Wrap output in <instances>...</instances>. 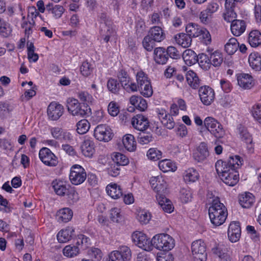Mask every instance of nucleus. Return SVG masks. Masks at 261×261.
<instances>
[{
    "label": "nucleus",
    "instance_id": "obj_1",
    "mask_svg": "<svg viewBox=\"0 0 261 261\" xmlns=\"http://www.w3.org/2000/svg\"><path fill=\"white\" fill-rule=\"evenodd\" d=\"M208 214L211 223L216 226L223 224L227 217V210L218 198L214 199L208 208Z\"/></svg>",
    "mask_w": 261,
    "mask_h": 261
},
{
    "label": "nucleus",
    "instance_id": "obj_2",
    "mask_svg": "<svg viewBox=\"0 0 261 261\" xmlns=\"http://www.w3.org/2000/svg\"><path fill=\"white\" fill-rule=\"evenodd\" d=\"M67 110L73 116L82 117L88 116L91 114V110L89 106L83 105L79 101L74 98L67 99Z\"/></svg>",
    "mask_w": 261,
    "mask_h": 261
},
{
    "label": "nucleus",
    "instance_id": "obj_3",
    "mask_svg": "<svg viewBox=\"0 0 261 261\" xmlns=\"http://www.w3.org/2000/svg\"><path fill=\"white\" fill-rule=\"evenodd\" d=\"M153 247L158 250L169 251L175 246V240L167 233H160L155 235L152 238Z\"/></svg>",
    "mask_w": 261,
    "mask_h": 261
},
{
    "label": "nucleus",
    "instance_id": "obj_4",
    "mask_svg": "<svg viewBox=\"0 0 261 261\" xmlns=\"http://www.w3.org/2000/svg\"><path fill=\"white\" fill-rule=\"evenodd\" d=\"M242 165L241 158L238 155L230 156L227 161L218 160L215 164V168L217 174L221 178L224 173H227L234 168H239Z\"/></svg>",
    "mask_w": 261,
    "mask_h": 261
},
{
    "label": "nucleus",
    "instance_id": "obj_5",
    "mask_svg": "<svg viewBox=\"0 0 261 261\" xmlns=\"http://www.w3.org/2000/svg\"><path fill=\"white\" fill-rule=\"evenodd\" d=\"M136 90H139L143 96L150 97L153 94V90L151 83L148 76L143 71H139L136 74Z\"/></svg>",
    "mask_w": 261,
    "mask_h": 261
},
{
    "label": "nucleus",
    "instance_id": "obj_6",
    "mask_svg": "<svg viewBox=\"0 0 261 261\" xmlns=\"http://www.w3.org/2000/svg\"><path fill=\"white\" fill-rule=\"evenodd\" d=\"M204 125L216 138H222L225 135L222 125L213 117H206L204 120Z\"/></svg>",
    "mask_w": 261,
    "mask_h": 261
},
{
    "label": "nucleus",
    "instance_id": "obj_7",
    "mask_svg": "<svg viewBox=\"0 0 261 261\" xmlns=\"http://www.w3.org/2000/svg\"><path fill=\"white\" fill-rule=\"evenodd\" d=\"M132 239L133 243L139 248L147 251L152 250V240H150L142 232L138 231L134 232L132 235Z\"/></svg>",
    "mask_w": 261,
    "mask_h": 261
},
{
    "label": "nucleus",
    "instance_id": "obj_8",
    "mask_svg": "<svg viewBox=\"0 0 261 261\" xmlns=\"http://www.w3.org/2000/svg\"><path fill=\"white\" fill-rule=\"evenodd\" d=\"M191 250L194 261H206L207 253L205 245L201 240H198L192 243Z\"/></svg>",
    "mask_w": 261,
    "mask_h": 261
},
{
    "label": "nucleus",
    "instance_id": "obj_9",
    "mask_svg": "<svg viewBox=\"0 0 261 261\" xmlns=\"http://www.w3.org/2000/svg\"><path fill=\"white\" fill-rule=\"evenodd\" d=\"M117 77L121 86L127 92H134L136 90V84L131 82V78L127 72L124 69H119Z\"/></svg>",
    "mask_w": 261,
    "mask_h": 261
},
{
    "label": "nucleus",
    "instance_id": "obj_10",
    "mask_svg": "<svg viewBox=\"0 0 261 261\" xmlns=\"http://www.w3.org/2000/svg\"><path fill=\"white\" fill-rule=\"evenodd\" d=\"M87 174L85 169L79 165H73L70 169L69 179L74 185L82 184L86 179Z\"/></svg>",
    "mask_w": 261,
    "mask_h": 261
},
{
    "label": "nucleus",
    "instance_id": "obj_11",
    "mask_svg": "<svg viewBox=\"0 0 261 261\" xmlns=\"http://www.w3.org/2000/svg\"><path fill=\"white\" fill-rule=\"evenodd\" d=\"M40 160L46 166L55 167L58 164V158L48 148H42L39 152Z\"/></svg>",
    "mask_w": 261,
    "mask_h": 261
},
{
    "label": "nucleus",
    "instance_id": "obj_12",
    "mask_svg": "<svg viewBox=\"0 0 261 261\" xmlns=\"http://www.w3.org/2000/svg\"><path fill=\"white\" fill-rule=\"evenodd\" d=\"M94 136L98 141L108 142L112 139L113 133L111 128L108 125L100 124L95 127Z\"/></svg>",
    "mask_w": 261,
    "mask_h": 261
},
{
    "label": "nucleus",
    "instance_id": "obj_13",
    "mask_svg": "<svg viewBox=\"0 0 261 261\" xmlns=\"http://www.w3.org/2000/svg\"><path fill=\"white\" fill-rule=\"evenodd\" d=\"M199 95L201 102L206 106L210 105L215 98L214 90L207 86L199 88Z\"/></svg>",
    "mask_w": 261,
    "mask_h": 261
},
{
    "label": "nucleus",
    "instance_id": "obj_14",
    "mask_svg": "<svg viewBox=\"0 0 261 261\" xmlns=\"http://www.w3.org/2000/svg\"><path fill=\"white\" fill-rule=\"evenodd\" d=\"M63 112V107L56 102L50 103L47 108V115L51 120H58L62 115Z\"/></svg>",
    "mask_w": 261,
    "mask_h": 261
},
{
    "label": "nucleus",
    "instance_id": "obj_15",
    "mask_svg": "<svg viewBox=\"0 0 261 261\" xmlns=\"http://www.w3.org/2000/svg\"><path fill=\"white\" fill-rule=\"evenodd\" d=\"M241 233V227L239 222L234 221L230 223L228 231V237L232 243L237 242L240 238Z\"/></svg>",
    "mask_w": 261,
    "mask_h": 261
},
{
    "label": "nucleus",
    "instance_id": "obj_16",
    "mask_svg": "<svg viewBox=\"0 0 261 261\" xmlns=\"http://www.w3.org/2000/svg\"><path fill=\"white\" fill-rule=\"evenodd\" d=\"M209 155L207 145L201 142L193 153L194 160L197 162H203Z\"/></svg>",
    "mask_w": 261,
    "mask_h": 261
},
{
    "label": "nucleus",
    "instance_id": "obj_17",
    "mask_svg": "<svg viewBox=\"0 0 261 261\" xmlns=\"http://www.w3.org/2000/svg\"><path fill=\"white\" fill-rule=\"evenodd\" d=\"M238 168H232L231 171H228L227 173L223 174L221 177V180L228 186H233L236 185L239 179V173L237 170Z\"/></svg>",
    "mask_w": 261,
    "mask_h": 261
},
{
    "label": "nucleus",
    "instance_id": "obj_18",
    "mask_svg": "<svg viewBox=\"0 0 261 261\" xmlns=\"http://www.w3.org/2000/svg\"><path fill=\"white\" fill-rule=\"evenodd\" d=\"M132 124L138 130H145L149 126L148 119L142 114H138L133 118Z\"/></svg>",
    "mask_w": 261,
    "mask_h": 261
},
{
    "label": "nucleus",
    "instance_id": "obj_19",
    "mask_svg": "<svg viewBox=\"0 0 261 261\" xmlns=\"http://www.w3.org/2000/svg\"><path fill=\"white\" fill-rule=\"evenodd\" d=\"M51 186L56 194L61 196L66 194L68 187H70L65 181L57 179L53 180Z\"/></svg>",
    "mask_w": 261,
    "mask_h": 261
},
{
    "label": "nucleus",
    "instance_id": "obj_20",
    "mask_svg": "<svg viewBox=\"0 0 261 261\" xmlns=\"http://www.w3.org/2000/svg\"><path fill=\"white\" fill-rule=\"evenodd\" d=\"M239 202L242 207L249 208L255 202V197L252 194L246 192L239 196Z\"/></svg>",
    "mask_w": 261,
    "mask_h": 261
},
{
    "label": "nucleus",
    "instance_id": "obj_21",
    "mask_svg": "<svg viewBox=\"0 0 261 261\" xmlns=\"http://www.w3.org/2000/svg\"><path fill=\"white\" fill-rule=\"evenodd\" d=\"M154 55V61L158 64H165L169 59L165 48L162 47L155 48Z\"/></svg>",
    "mask_w": 261,
    "mask_h": 261
},
{
    "label": "nucleus",
    "instance_id": "obj_22",
    "mask_svg": "<svg viewBox=\"0 0 261 261\" xmlns=\"http://www.w3.org/2000/svg\"><path fill=\"white\" fill-rule=\"evenodd\" d=\"M213 253L217 255L221 260L224 261H231L229 251L226 246L218 245L213 249Z\"/></svg>",
    "mask_w": 261,
    "mask_h": 261
},
{
    "label": "nucleus",
    "instance_id": "obj_23",
    "mask_svg": "<svg viewBox=\"0 0 261 261\" xmlns=\"http://www.w3.org/2000/svg\"><path fill=\"white\" fill-rule=\"evenodd\" d=\"M148 36L156 42H160L166 38L164 31L161 27L158 26L151 28L148 32Z\"/></svg>",
    "mask_w": 261,
    "mask_h": 261
},
{
    "label": "nucleus",
    "instance_id": "obj_24",
    "mask_svg": "<svg viewBox=\"0 0 261 261\" xmlns=\"http://www.w3.org/2000/svg\"><path fill=\"white\" fill-rule=\"evenodd\" d=\"M73 216L71 209L65 207L60 210L57 213L56 218L60 223H66L70 221Z\"/></svg>",
    "mask_w": 261,
    "mask_h": 261
},
{
    "label": "nucleus",
    "instance_id": "obj_25",
    "mask_svg": "<svg viewBox=\"0 0 261 261\" xmlns=\"http://www.w3.org/2000/svg\"><path fill=\"white\" fill-rule=\"evenodd\" d=\"M246 23L244 20H236L231 24V31L236 36H239L244 32L246 30Z\"/></svg>",
    "mask_w": 261,
    "mask_h": 261
},
{
    "label": "nucleus",
    "instance_id": "obj_26",
    "mask_svg": "<svg viewBox=\"0 0 261 261\" xmlns=\"http://www.w3.org/2000/svg\"><path fill=\"white\" fill-rule=\"evenodd\" d=\"M248 62L250 67L256 71L261 70V56L257 53L254 52L250 54Z\"/></svg>",
    "mask_w": 261,
    "mask_h": 261
},
{
    "label": "nucleus",
    "instance_id": "obj_27",
    "mask_svg": "<svg viewBox=\"0 0 261 261\" xmlns=\"http://www.w3.org/2000/svg\"><path fill=\"white\" fill-rule=\"evenodd\" d=\"M174 38L179 45L184 48L189 47L192 43V38L187 33H178L175 35Z\"/></svg>",
    "mask_w": 261,
    "mask_h": 261
},
{
    "label": "nucleus",
    "instance_id": "obj_28",
    "mask_svg": "<svg viewBox=\"0 0 261 261\" xmlns=\"http://www.w3.org/2000/svg\"><path fill=\"white\" fill-rule=\"evenodd\" d=\"M238 85L244 89H250L252 86V77L246 73H241L237 76Z\"/></svg>",
    "mask_w": 261,
    "mask_h": 261
},
{
    "label": "nucleus",
    "instance_id": "obj_29",
    "mask_svg": "<svg viewBox=\"0 0 261 261\" xmlns=\"http://www.w3.org/2000/svg\"><path fill=\"white\" fill-rule=\"evenodd\" d=\"M156 198L159 204L165 212L171 213L173 212L174 207L171 201L167 199L164 195L156 196Z\"/></svg>",
    "mask_w": 261,
    "mask_h": 261
},
{
    "label": "nucleus",
    "instance_id": "obj_30",
    "mask_svg": "<svg viewBox=\"0 0 261 261\" xmlns=\"http://www.w3.org/2000/svg\"><path fill=\"white\" fill-rule=\"evenodd\" d=\"M106 191L108 194L113 199H118L123 195L120 186L116 184L108 185Z\"/></svg>",
    "mask_w": 261,
    "mask_h": 261
},
{
    "label": "nucleus",
    "instance_id": "obj_31",
    "mask_svg": "<svg viewBox=\"0 0 261 261\" xmlns=\"http://www.w3.org/2000/svg\"><path fill=\"white\" fill-rule=\"evenodd\" d=\"M73 232L74 229L72 227H68L58 232L57 239L60 243H66L71 239Z\"/></svg>",
    "mask_w": 261,
    "mask_h": 261
},
{
    "label": "nucleus",
    "instance_id": "obj_32",
    "mask_svg": "<svg viewBox=\"0 0 261 261\" xmlns=\"http://www.w3.org/2000/svg\"><path fill=\"white\" fill-rule=\"evenodd\" d=\"M83 154L87 157H91L95 151L94 142L89 139L85 140L81 145Z\"/></svg>",
    "mask_w": 261,
    "mask_h": 261
},
{
    "label": "nucleus",
    "instance_id": "obj_33",
    "mask_svg": "<svg viewBox=\"0 0 261 261\" xmlns=\"http://www.w3.org/2000/svg\"><path fill=\"white\" fill-rule=\"evenodd\" d=\"M116 252L120 256V257H118V259H119L118 261H128L131 258V251L130 249L126 246H121L119 250L113 251L111 253H115Z\"/></svg>",
    "mask_w": 261,
    "mask_h": 261
},
{
    "label": "nucleus",
    "instance_id": "obj_34",
    "mask_svg": "<svg viewBox=\"0 0 261 261\" xmlns=\"http://www.w3.org/2000/svg\"><path fill=\"white\" fill-rule=\"evenodd\" d=\"M198 56L191 49H186L182 54V58L185 63L189 66L194 65L197 63Z\"/></svg>",
    "mask_w": 261,
    "mask_h": 261
},
{
    "label": "nucleus",
    "instance_id": "obj_35",
    "mask_svg": "<svg viewBox=\"0 0 261 261\" xmlns=\"http://www.w3.org/2000/svg\"><path fill=\"white\" fill-rule=\"evenodd\" d=\"M46 10L49 13H52L56 19L60 18L65 10L63 6L59 5H54L52 3L46 5Z\"/></svg>",
    "mask_w": 261,
    "mask_h": 261
},
{
    "label": "nucleus",
    "instance_id": "obj_36",
    "mask_svg": "<svg viewBox=\"0 0 261 261\" xmlns=\"http://www.w3.org/2000/svg\"><path fill=\"white\" fill-rule=\"evenodd\" d=\"M122 143L125 148L128 151H134L136 149V143L134 136L127 134L124 136Z\"/></svg>",
    "mask_w": 261,
    "mask_h": 261
},
{
    "label": "nucleus",
    "instance_id": "obj_37",
    "mask_svg": "<svg viewBox=\"0 0 261 261\" xmlns=\"http://www.w3.org/2000/svg\"><path fill=\"white\" fill-rule=\"evenodd\" d=\"M248 40L252 47L259 46L261 44V33L258 30H252L249 34Z\"/></svg>",
    "mask_w": 261,
    "mask_h": 261
},
{
    "label": "nucleus",
    "instance_id": "obj_38",
    "mask_svg": "<svg viewBox=\"0 0 261 261\" xmlns=\"http://www.w3.org/2000/svg\"><path fill=\"white\" fill-rule=\"evenodd\" d=\"M187 81L193 89H197L200 85V81L196 73L192 70L187 71L186 74Z\"/></svg>",
    "mask_w": 261,
    "mask_h": 261
},
{
    "label": "nucleus",
    "instance_id": "obj_39",
    "mask_svg": "<svg viewBox=\"0 0 261 261\" xmlns=\"http://www.w3.org/2000/svg\"><path fill=\"white\" fill-rule=\"evenodd\" d=\"M199 177V173L193 168H189L186 170L184 175V179L186 182H195Z\"/></svg>",
    "mask_w": 261,
    "mask_h": 261
},
{
    "label": "nucleus",
    "instance_id": "obj_40",
    "mask_svg": "<svg viewBox=\"0 0 261 261\" xmlns=\"http://www.w3.org/2000/svg\"><path fill=\"white\" fill-rule=\"evenodd\" d=\"M202 28H201L198 24L194 23L188 24L186 27L187 33L192 37H197L200 36V31Z\"/></svg>",
    "mask_w": 261,
    "mask_h": 261
},
{
    "label": "nucleus",
    "instance_id": "obj_41",
    "mask_svg": "<svg viewBox=\"0 0 261 261\" xmlns=\"http://www.w3.org/2000/svg\"><path fill=\"white\" fill-rule=\"evenodd\" d=\"M159 167L160 169L164 172L172 171H174L176 170L177 167L175 163L170 160H163L159 163Z\"/></svg>",
    "mask_w": 261,
    "mask_h": 261
},
{
    "label": "nucleus",
    "instance_id": "obj_42",
    "mask_svg": "<svg viewBox=\"0 0 261 261\" xmlns=\"http://www.w3.org/2000/svg\"><path fill=\"white\" fill-rule=\"evenodd\" d=\"M158 179V183L156 184L153 189L156 193V196H163L166 192V182L162 176L159 177Z\"/></svg>",
    "mask_w": 261,
    "mask_h": 261
},
{
    "label": "nucleus",
    "instance_id": "obj_43",
    "mask_svg": "<svg viewBox=\"0 0 261 261\" xmlns=\"http://www.w3.org/2000/svg\"><path fill=\"white\" fill-rule=\"evenodd\" d=\"M239 42L235 38L229 39L225 45V50L229 55L234 54L238 49Z\"/></svg>",
    "mask_w": 261,
    "mask_h": 261
},
{
    "label": "nucleus",
    "instance_id": "obj_44",
    "mask_svg": "<svg viewBox=\"0 0 261 261\" xmlns=\"http://www.w3.org/2000/svg\"><path fill=\"white\" fill-rule=\"evenodd\" d=\"M199 66L204 70H208L211 67L209 57L205 54H199L197 59Z\"/></svg>",
    "mask_w": 261,
    "mask_h": 261
},
{
    "label": "nucleus",
    "instance_id": "obj_45",
    "mask_svg": "<svg viewBox=\"0 0 261 261\" xmlns=\"http://www.w3.org/2000/svg\"><path fill=\"white\" fill-rule=\"evenodd\" d=\"M78 98L82 102L85 106H89L94 101L92 96L87 91H79L77 93Z\"/></svg>",
    "mask_w": 261,
    "mask_h": 261
},
{
    "label": "nucleus",
    "instance_id": "obj_46",
    "mask_svg": "<svg viewBox=\"0 0 261 261\" xmlns=\"http://www.w3.org/2000/svg\"><path fill=\"white\" fill-rule=\"evenodd\" d=\"M112 159L117 166H125L129 163L128 159L124 154L119 152L114 153Z\"/></svg>",
    "mask_w": 261,
    "mask_h": 261
},
{
    "label": "nucleus",
    "instance_id": "obj_47",
    "mask_svg": "<svg viewBox=\"0 0 261 261\" xmlns=\"http://www.w3.org/2000/svg\"><path fill=\"white\" fill-rule=\"evenodd\" d=\"M12 33V29L10 25L5 20L0 18V36L7 38Z\"/></svg>",
    "mask_w": 261,
    "mask_h": 261
},
{
    "label": "nucleus",
    "instance_id": "obj_48",
    "mask_svg": "<svg viewBox=\"0 0 261 261\" xmlns=\"http://www.w3.org/2000/svg\"><path fill=\"white\" fill-rule=\"evenodd\" d=\"M138 141L142 145L147 144L152 141L153 137L150 132H146L145 130L141 131L137 137Z\"/></svg>",
    "mask_w": 261,
    "mask_h": 261
},
{
    "label": "nucleus",
    "instance_id": "obj_49",
    "mask_svg": "<svg viewBox=\"0 0 261 261\" xmlns=\"http://www.w3.org/2000/svg\"><path fill=\"white\" fill-rule=\"evenodd\" d=\"M210 60L211 66L212 65L215 67H219L223 62L222 55L219 51H215L211 54Z\"/></svg>",
    "mask_w": 261,
    "mask_h": 261
},
{
    "label": "nucleus",
    "instance_id": "obj_50",
    "mask_svg": "<svg viewBox=\"0 0 261 261\" xmlns=\"http://www.w3.org/2000/svg\"><path fill=\"white\" fill-rule=\"evenodd\" d=\"M63 254L69 257H72L76 256L79 253V248L78 247L74 245H67L64 247L63 250Z\"/></svg>",
    "mask_w": 261,
    "mask_h": 261
},
{
    "label": "nucleus",
    "instance_id": "obj_51",
    "mask_svg": "<svg viewBox=\"0 0 261 261\" xmlns=\"http://www.w3.org/2000/svg\"><path fill=\"white\" fill-rule=\"evenodd\" d=\"M90 126V123L87 120L82 119L76 124L77 132L80 134H84L88 131Z\"/></svg>",
    "mask_w": 261,
    "mask_h": 261
},
{
    "label": "nucleus",
    "instance_id": "obj_52",
    "mask_svg": "<svg viewBox=\"0 0 261 261\" xmlns=\"http://www.w3.org/2000/svg\"><path fill=\"white\" fill-rule=\"evenodd\" d=\"M107 87L110 91L114 94H118L120 89L119 83L114 79H110L107 82Z\"/></svg>",
    "mask_w": 261,
    "mask_h": 261
},
{
    "label": "nucleus",
    "instance_id": "obj_53",
    "mask_svg": "<svg viewBox=\"0 0 261 261\" xmlns=\"http://www.w3.org/2000/svg\"><path fill=\"white\" fill-rule=\"evenodd\" d=\"M239 129L240 137L243 141L245 142L246 144H250V143H252V138L251 136L244 127L240 126Z\"/></svg>",
    "mask_w": 261,
    "mask_h": 261
},
{
    "label": "nucleus",
    "instance_id": "obj_54",
    "mask_svg": "<svg viewBox=\"0 0 261 261\" xmlns=\"http://www.w3.org/2000/svg\"><path fill=\"white\" fill-rule=\"evenodd\" d=\"M137 219L142 224H146L151 219V214L145 210L141 211L137 215Z\"/></svg>",
    "mask_w": 261,
    "mask_h": 261
},
{
    "label": "nucleus",
    "instance_id": "obj_55",
    "mask_svg": "<svg viewBox=\"0 0 261 261\" xmlns=\"http://www.w3.org/2000/svg\"><path fill=\"white\" fill-rule=\"evenodd\" d=\"M148 158L153 161H157L162 158V152L157 148L149 149L147 153Z\"/></svg>",
    "mask_w": 261,
    "mask_h": 261
},
{
    "label": "nucleus",
    "instance_id": "obj_56",
    "mask_svg": "<svg viewBox=\"0 0 261 261\" xmlns=\"http://www.w3.org/2000/svg\"><path fill=\"white\" fill-rule=\"evenodd\" d=\"M251 114L255 121L261 124V105H254L251 109Z\"/></svg>",
    "mask_w": 261,
    "mask_h": 261
},
{
    "label": "nucleus",
    "instance_id": "obj_57",
    "mask_svg": "<svg viewBox=\"0 0 261 261\" xmlns=\"http://www.w3.org/2000/svg\"><path fill=\"white\" fill-rule=\"evenodd\" d=\"M93 69L92 65L87 61L84 62L80 67L81 72L84 76L90 75L92 72Z\"/></svg>",
    "mask_w": 261,
    "mask_h": 261
},
{
    "label": "nucleus",
    "instance_id": "obj_58",
    "mask_svg": "<svg viewBox=\"0 0 261 261\" xmlns=\"http://www.w3.org/2000/svg\"><path fill=\"white\" fill-rule=\"evenodd\" d=\"M154 42L155 41L148 35L144 38L142 44L146 50L151 51L155 46Z\"/></svg>",
    "mask_w": 261,
    "mask_h": 261
},
{
    "label": "nucleus",
    "instance_id": "obj_59",
    "mask_svg": "<svg viewBox=\"0 0 261 261\" xmlns=\"http://www.w3.org/2000/svg\"><path fill=\"white\" fill-rule=\"evenodd\" d=\"M146 25L143 19L139 18L136 22V32L138 36H142L145 31Z\"/></svg>",
    "mask_w": 261,
    "mask_h": 261
},
{
    "label": "nucleus",
    "instance_id": "obj_60",
    "mask_svg": "<svg viewBox=\"0 0 261 261\" xmlns=\"http://www.w3.org/2000/svg\"><path fill=\"white\" fill-rule=\"evenodd\" d=\"M110 218L113 222L119 223L121 218L120 209L118 207H114L110 211Z\"/></svg>",
    "mask_w": 261,
    "mask_h": 261
},
{
    "label": "nucleus",
    "instance_id": "obj_61",
    "mask_svg": "<svg viewBox=\"0 0 261 261\" xmlns=\"http://www.w3.org/2000/svg\"><path fill=\"white\" fill-rule=\"evenodd\" d=\"M168 57L174 59H179L180 54L179 51L174 46H170L166 49Z\"/></svg>",
    "mask_w": 261,
    "mask_h": 261
},
{
    "label": "nucleus",
    "instance_id": "obj_62",
    "mask_svg": "<svg viewBox=\"0 0 261 261\" xmlns=\"http://www.w3.org/2000/svg\"><path fill=\"white\" fill-rule=\"evenodd\" d=\"M180 198L182 202L187 203L191 200L192 194L189 190L182 189L180 191Z\"/></svg>",
    "mask_w": 261,
    "mask_h": 261
},
{
    "label": "nucleus",
    "instance_id": "obj_63",
    "mask_svg": "<svg viewBox=\"0 0 261 261\" xmlns=\"http://www.w3.org/2000/svg\"><path fill=\"white\" fill-rule=\"evenodd\" d=\"M66 194L67 195L68 199L71 200L72 203L76 202L79 199V194L73 187H69L68 191Z\"/></svg>",
    "mask_w": 261,
    "mask_h": 261
},
{
    "label": "nucleus",
    "instance_id": "obj_64",
    "mask_svg": "<svg viewBox=\"0 0 261 261\" xmlns=\"http://www.w3.org/2000/svg\"><path fill=\"white\" fill-rule=\"evenodd\" d=\"M161 123L165 127L169 129L173 128L175 124L173 117L170 114H168V116H167V117L161 121Z\"/></svg>",
    "mask_w": 261,
    "mask_h": 261
}]
</instances>
